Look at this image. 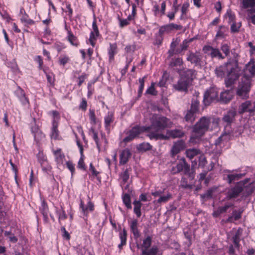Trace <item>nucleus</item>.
Here are the masks:
<instances>
[{"label": "nucleus", "mask_w": 255, "mask_h": 255, "mask_svg": "<svg viewBox=\"0 0 255 255\" xmlns=\"http://www.w3.org/2000/svg\"><path fill=\"white\" fill-rule=\"evenodd\" d=\"M220 122L219 118H211L206 116L201 117L193 127L192 134L189 141L193 143L198 142L206 132L218 128Z\"/></svg>", "instance_id": "f257e3e1"}, {"label": "nucleus", "mask_w": 255, "mask_h": 255, "mask_svg": "<svg viewBox=\"0 0 255 255\" xmlns=\"http://www.w3.org/2000/svg\"><path fill=\"white\" fill-rule=\"evenodd\" d=\"M150 120L151 126L146 127L147 130H153L147 135L150 139H155L156 140L168 139V137L167 135L158 133L157 132L171 127L172 124L170 120L164 116L155 114L152 116Z\"/></svg>", "instance_id": "f03ea898"}, {"label": "nucleus", "mask_w": 255, "mask_h": 255, "mask_svg": "<svg viewBox=\"0 0 255 255\" xmlns=\"http://www.w3.org/2000/svg\"><path fill=\"white\" fill-rule=\"evenodd\" d=\"M215 73L216 76L219 78H223L225 75L227 76L225 83L227 87L232 85L239 76L237 67L234 66L231 61H228L225 64L217 67L215 70Z\"/></svg>", "instance_id": "7ed1b4c3"}, {"label": "nucleus", "mask_w": 255, "mask_h": 255, "mask_svg": "<svg viewBox=\"0 0 255 255\" xmlns=\"http://www.w3.org/2000/svg\"><path fill=\"white\" fill-rule=\"evenodd\" d=\"M251 87V80L247 77H242L238 87L237 94L242 99L248 98Z\"/></svg>", "instance_id": "20e7f679"}, {"label": "nucleus", "mask_w": 255, "mask_h": 255, "mask_svg": "<svg viewBox=\"0 0 255 255\" xmlns=\"http://www.w3.org/2000/svg\"><path fill=\"white\" fill-rule=\"evenodd\" d=\"M152 238L150 236H147L143 240V242L140 247L141 251V255H156L158 252V248L156 246H153L149 249L151 245Z\"/></svg>", "instance_id": "39448f33"}, {"label": "nucleus", "mask_w": 255, "mask_h": 255, "mask_svg": "<svg viewBox=\"0 0 255 255\" xmlns=\"http://www.w3.org/2000/svg\"><path fill=\"white\" fill-rule=\"evenodd\" d=\"M234 132L232 129H228V127L225 128L222 134L216 140L215 144L220 147L224 145L234 137Z\"/></svg>", "instance_id": "423d86ee"}, {"label": "nucleus", "mask_w": 255, "mask_h": 255, "mask_svg": "<svg viewBox=\"0 0 255 255\" xmlns=\"http://www.w3.org/2000/svg\"><path fill=\"white\" fill-rule=\"evenodd\" d=\"M190 171V165L184 158H181L179 160L175 166H173L171 172L173 174H175L183 171L184 174H188Z\"/></svg>", "instance_id": "0eeeda50"}, {"label": "nucleus", "mask_w": 255, "mask_h": 255, "mask_svg": "<svg viewBox=\"0 0 255 255\" xmlns=\"http://www.w3.org/2000/svg\"><path fill=\"white\" fill-rule=\"evenodd\" d=\"M238 112L240 114L249 113L254 115L255 113V101L248 100L242 103L239 107Z\"/></svg>", "instance_id": "6e6552de"}, {"label": "nucleus", "mask_w": 255, "mask_h": 255, "mask_svg": "<svg viewBox=\"0 0 255 255\" xmlns=\"http://www.w3.org/2000/svg\"><path fill=\"white\" fill-rule=\"evenodd\" d=\"M146 130L147 129L145 127L134 126L128 131V135L123 139V141L125 142H129L138 136L141 132Z\"/></svg>", "instance_id": "1a4fd4ad"}, {"label": "nucleus", "mask_w": 255, "mask_h": 255, "mask_svg": "<svg viewBox=\"0 0 255 255\" xmlns=\"http://www.w3.org/2000/svg\"><path fill=\"white\" fill-rule=\"evenodd\" d=\"M218 92L214 87L208 89L204 95L203 102L205 106H208L218 98Z\"/></svg>", "instance_id": "9d476101"}, {"label": "nucleus", "mask_w": 255, "mask_h": 255, "mask_svg": "<svg viewBox=\"0 0 255 255\" xmlns=\"http://www.w3.org/2000/svg\"><path fill=\"white\" fill-rule=\"evenodd\" d=\"M178 72L181 78H183L184 80L188 81L191 84L193 80L196 77V71L193 69H187L183 70V71L178 69Z\"/></svg>", "instance_id": "9b49d317"}, {"label": "nucleus", "mask_w": 255, "mask_h": 255, "mask_svg": "<svg viewBox=\"0 0 255 255\" xmlns=\"http://www.w3.org/2000/svg\"><path fill=\"white\" fill-rule=\"evenodd\" d=\"M182 29V26L181 25L171 23L161 26L159 29V34L162 35L164 33H168L174 30H180Z\"/></svg>", "instance_id": "f8f14e48"}, {"label": "nucleus", "mask_w": 255, "mask_h": 255, "mask_svg": "<svg viewBox=\"0 0 255 255\" xmlns=\"http://www.w3.org/2000/svg\"><path fill=\"white\" fill-rule=\"evenodd\" d=\"M254 76H255V61L252 59L246 65L244 69V75L242 77H247L251 80L252 77Z\"/></svg>", "instance_id": "ddd939ff"}, {"label": "nucleus", "mask_w": 255, "mask_h": 255, "mask_svg": "<svg viewBox=\"0 0 255 255\" xmlns=\"http://www.w3.org/2000/svg\"><path fill=\"white\" fill-rule=\"evenodd\" d=\"M236 112L235 110H230L227 112L222 119L223 122L226 124L225 128L228 127V129H231L230 125L235 120Z\"/></svg>", "instance_id": "4468645a"}, {"label": "nucleus", "mask_w": 255, "mask_h": 255, "mask_svg": "<svg viewBox=\"0 0 255 255\" xmlns=\"http://www.w3.org/2000/svg\"><path fill=\"white\" fill-rule=\"evenodd\" d=\"M190 84L188 81L184 80L180 77L177 82L173 84V87L176 91L186 92Z\"/></svg>", "instance_id": "2eb2a0df"}, {"label": "nucleus", "mask_w": 255, "mask_h": 255, "mask_svg": "<svg viewBox=\"0 0 255 255\" xmlns=\"http://www.w3.org/2000/svg\"><path fill=\"white\" fill-rule=\"evenodd\" d=\"M185 148V143L183 140L175 142L171 149V155L172 157L179 153Z\"/></svg>", "instance_id": "dca6fc26"}, {"label": "nucleus", "mask_w": 255, "mask_h": 255, "mask_svg": "<svg viewBox=\"0 0 255 255\" xmlns=\"http://www.w3.org/2000/svg\"><path fill=\"white\" fill-rule=\"evenodd\" d=\"M202 58V55L199 52H191L187 58V60L190 61L191 63L195 64L196 65L201 64V61Z\"/></svg>", "instance_id": "f3484780"}, {"label": "nucleus", "mask_w": 255, "mask_h": 255, "mask_svg": "<svg viewBox=\"0 0 255 255\" xmlns=\"http://www.w3.org/2000/svg\"><path fill=\"white\" fill-rule=\"evenodd\" d=\"M243 190V188L240 184H238L228 191L227 197L229 199L236 198Z\"/></svg>", "instance_id": "a211bd4d"}, {"label": "nucleus", "mask_w": 255, "mask_h": 255, "mask_svg": "<svg viewBox=\"0 0 255 255\" xmlns=\"http://www.w3.org/2000/svg\"><path fill=\"white\" fill-rule=\"evenodd\" d=\"M131 155V152L128 149L126 148L123 150L120 154V164L125 165L126 164Z\"/></svg>", "instance_id": "6ab92c4d"}, {"label": "nucleus", "mask_w": 255, "mask_h": 255, "mask_svg": "<svg viewBox=\"0 0 255 255\" xmlns=\"http://www.w3.org/2000/svg\"><path fill=\"white\" fill-rule=\"evenodd\" d=\"M180 39L178 38L173 39L170 44V49L168 50L169 56H172L175 54H178L181 52L180 49H176V46L179 44Z\"/></svg>", "instance_id": "aec40b11"}, {"label": "nucleus", "mask_w": 255, "mask_h": 255, "mask_svg": "<svg viewBox=\"0 0 255 255\" xmlns=\"http://www.w3.org/2000/svg\"><path fill=\"white\" fill-rule=\"evenodd\" d=\"M114 115L112 112H109L104 117V124L105 128L107 130H110L111 125L114 121Z\"/></svg>", "instance_id": "412c9836"}, {"label": "nucleus", "mask_w": 255, "mask_h": 255, "mask_svg": "<svg viewBox=\"0 0 255 255\" xmlns=\"http://www.w3.org/2000/svg\"><path fill=\"white\" fill-rule=\"evenodd\" d=\"M53 154L55 156V161L58 165L63 164L65 160V155L62 152L61 148H58L56 150H53Z\"/></svg>", "instance_id": "4be33fe9"}, {"label": "nucleus", "mask_w": 255, "mask_h": 255, "mask_svg": "<svg viewBox=\"0 0 255 255\" xmlns=\"http://www.w3.org/2000/svg\"><path fill=\"white\" fill-rule=\"evenodd\" d=\"M80 208L82 209V211L83 214L85 216H87L89 211L92 212L94 210V205L93 203H92L90 201H89L87 204V207L84 206V204L83 201L81 200Z\"/></svg>", "instance_id": "5701e85b"}, {"label": "nucleus", "mask_w": 255, "mask_h": 255, "mask_svg": "<svg viewBox=\"0 0 255 255\" xmlns=\"http://www.w3.org/2000/svg\"><path fill=\"white\" fill-rule=\"evenodd\" d=\"M39 161L41 164L42 171L47 174H50L51 170V166L48 163L46 157L43 156L39 159Z\"/></svg>", "instance_id": "b1692460"}, {"label": "nucleus", "mask_w": 255, "mask_h": 255, "mask_svg": "<svg viewBox=\"0 0 255 255\" xmlns=\"http://www.w3.org/2000/svg\"><path fill=\"white\" fill-rule=\"evenodd\" d=\"M31 131L33 134L35 140L37 142L39 141L44 137V134L39 129L38 126L36 125L31 127Z\"/></svg>", "instance_id": "393cba45"}, {"label": "nucleus", "mask_w": 255, "mask_h": 255, "mask_svg": "<svg viewBox=\"0 0 255 255\" xmlns=\"http://www.w3.org/2000/svg\"><path fill=\"white\" fill-rule=\"evenodd\" d=\"M131 232L135 239H137L139 236V232L138 229V221L136 219L132 220L129 225Z\"/></svg>", "instance_id": "a878e982"}, {"label": "nucleus", "mask_w": 255, "mask_h": 255, "mask_svg": "<svg viewBox=\"0 0 255 255\" xmlns=\"http://www.w3.org/2000/svg\"><path fill=\"white\" fill-rule=\"evenodd\" d=\"M14 93L23 105L28 104V100L25 97V93L22 89L18 87Z\"/></svg>", "instance_id": "bb28decb"}, {"label": "nucleus", "mask_w": 255, "mask_h": 255, "mask_svg": "<svg viewBox=\"0 0 255 255\" xmlns=\"http://www.w3.org/2000/svg\"><path fill=\"white\" fill-rule=\"evenodd\" d=\"M167 134L169 137L172 138L181 137L183 136L184 133L183 130L179 129H175L173 130H168Z\"/></svg>", "instance_id": "cd10ccee"}, {"label": "nucleus", "mask_w": 255, "mask_h": 255, "mask_svg": "<svg viewBox=\"0 0 255 255\" xmlns=\"http://www.w3.org/2000/svg\"><path fill=\"white\" fill-rule=\"evenodd\" d=\"M127 237V231L125 229H123V231L119 233V237L121 240V243L118 245V248L120 250H121L123 247L126 244Z\"/></svg>", "instance_id": "c85d7f7f"}, {"label": "nucleus", "mask_w": 255, "mask_h": 255, "mask_svg": "<svg viewBox=\"0 0 255 255\" xmlns=\"http://www.w3.org/2000/svg\"><path fill=\"white\" fill-rule=\"evenodd\" d=\"M232 98V94L230 91H226L221 93L220 99L225 103L229 102Z\"/></svg>", "instance_id": "c756f323"}, {"label": "nucleus", "mask_w": 255, "mask_h": 255, "mask_svg": "<svg viewBox=\"0 0 255 255\" xmlns=\"http://www.w3.org/2000/svg\"><path fill=\"white\" fill-rule=\"evenodd\" d=\"M58 122H52V127L51 128V132L50 134L51 138L54 139H58L59 131L58 129Z\"/></svg>", "instance_id": "7c9ffc66"}, {"label": "nucleus", "mask_w": 255, "mask_h": 255, "mask_svg": "<svg viewBox=\"0 0 255 255\" xmlns=\"http://www.w3.org/2000/svg\"><path fill=\"white\" fill-rule=\"evenodd\" d=\"M133 204L134 206L133 212L136 215L137 217L139 218L141 215V207L142 206V204L141 203L140 201L135 200L133 201Z\"/></svg>", "instance_id": "2f4dec72"}, {"label": "nucleus", "mask_w": 255, "mask_h": 255, "mask_svg": "<svg viewBox=\"0 0 255 255\" xmlns=\"http://www.w3.org/2000/svg\"><path fill=\"white\" fill-rule=\"evenodd\" d=\"M246 173H230L228 175V182L229 183H231L232 182L241 179L242 177L244 176Z\"/></svg>", "instance_id": "473e14b6"}, {"label": "nucleus", "mask_w": 255, "mask_h": 255, "mask_svg": "<svg viewBox=\"0 0 255 255\" xmlns=\"http://www.w3.org/2000/svg\"><path fill=\"white\" fill-rule=\"evenodd\" d=\"M200 153V150L196 148H189L186 151V156L190 159H192Z\"/></svg>", "instance_id": "72a5a7b5"}, {"label": "nucleus", "mask_w": 255, "mask_h": 255, "mask_svg": "<svg viewBox=\"0 0 255 255\" xmlns=\"http://www.w3.org/2000/svg\"><path fill=\"white\" fill-rule=\"evenodd\" d=\"M228 29L227 27L225 26H220L216 35V38L217 39L224 38L227 35L226 33L228 32Z\"/></svg>", "instance_id": "f704fd0d"}, {"label": "nucleus", "mask_w": 255, "mask_h": 255, "mask_svg": "<svg viewBox=\"0 0 255 255\" xmlns=\"http://www.w3.org/2000/svg\"><path fill=\"white\" fill-rule=\"evenodd\" d=\"M242 234V230L240 228L239 229L236 233L235 235L233 237V242L235 245V247L237 248H239L240 247V237Z\"/></svg>", "instance_id": "c9c22d12"}, {"label": "nucleus", "mask_w": 255, "mask_h": 255, "mask_svg": "<svg viewBox=\"0 0 255 255\" xmlns=\"http://www.w3.org/2000/svg\"><path fill=\"white\" fill-rule=\"evenodd\" d=\"M232 206L233 204H229L223 207H219L217 210L213 213V215L214 216L217 217L219 214L226 212L227 210Z\"/></svg>", "instance_id": "e433bc0d"}, {"label": "nucleus", "mask_w": 255, "mask_h": 255, "mask_svg": "<svg viewBox=\"0 0 255 255\" xmlns=\"http://www.w3.org/2000/svg\"><path fill=\"white\" fill-rule=\"evenodd\" d=\"M126 3L128 5V6L130 5V0H125ZM135 3H131V7H132V11L131 14L130 15H131V18L132 17H134L136 13V7L139 5V0H134Z\"/></svg>", "instance_id": "4c0bfd02"}, {"label": "nucleus", "mask_w": 255, "mask_h": 255, "mask_svg": "<svg viewBox=\"0 0 255 255\" xmlns=\"http://www.w3.org/2000/svg\"><path fill=\"white\" fill-rule=\"evenodd\" d=\"M137 148L138 151L144 152L150 150L152 146L148 142H142L137 146Z\"/></svg>", "instance_id": "58836bf2"}, {"label": "nucleus", "mask_w": 255, "mask_h": 255, "mask_svg": "<svg viewBox=\"0 0 255 255\" xmlns=\"http://www.w3.org/2000/svg\"><path fill=\"white\" fill-rule=\"evenodd\" d=\"M196 113L190 110L187 111L186 114L185 116V119L187 122H192L195 119V114Z\"/></svg>", "instance_id": "ea45409f"}, {"label": "nucleus", "mask_w": 255, "mask_h": 255, "mask_svg": "<svg viewBox=\"0 0 255 255\" xmlns=\"http://www.w3.org/2000/svg\"><path fill=\"white\" fill-rule=\"evenodd\" d=\"M68 39L72 45L75 46H77L78 45L79 42L77 37L75 36L70 31L68 32Z\"/></svg>", "instance_id": "a19ab883"}, {"label": "nucleus", "mask_w": 255, "mask_h": 255, "mask_svg": "<svg viewBox=\"0 0 255 255\" xmlns=\"http://www.w3.org/2000/svg\"><path fill=\"white\" fill-rule=\"evenodd\" d=\"M117 45L116 44H110L108 53L110 60H113L115 54L117 53Z\"/></svg>", "instance_id": "79ce46f5"}, {"label": "nucleus", "mask_w": 255, "mask_h": 255, "mask_svg": "<svg viewBox=\"0 0 255 255\" xmlns=\"http://www.w3.org/2000/svg\"><path fill=\"white\" fill-rule=\"evenodd\" d=\"M123 201L126 206L128 209H131L130 197L129 194H124L123 197Z\"/></svg>", "instance_id": "37998d69"}, {"label": "nucleus", "mask_w": 255, "mask_h": 255, "mask_svg": "<svg viewBox=\"0 0 255 255\" xmlns=\"http://www.w3.org/2000/svg\"><path fill=\"white\" fill-rule=\"evenodd\" d=\"M146 78V76H145L142 78H139L138 80L139 86L138 89V96L139 97H140L142 95L144 86V82Z\"/></svg>", "instance_id": "c03bdc74"}, {"label": "nucleus", "mask_w": 255, "mask_h": 255, "mask_svg": "<svg viewBox=\"0 0 255 255\" xmlns=\"http://www.w3.org/2000/svg\"><path fill=\"white\" fill-rule=\"evenodd\" d=\"M172 198V195L170 193H168L166 195L160 196L157 200L158 203H166Z\"/></svg>", "instance_id": "a18cd8bd"}, {"label": "nucleus", "mask_w": 255, "mask_h": 255, "mask_svg": "<svg viewBox=\"0 0 255 255\" xmlns=\"http://www.w3.org/2000/svg\"><path fill=\"white\" fill-rule=\"evenodd\" d=\"M155 84L154 82L151 83V85L146 91L145 94H149L153 96L157 95V91L155 89Z\"/></svg>", "instance_id": "49530a36"}, {"label": "nucleus", "mask_w": 255, "mask_h": 255, "mask_svg": "<svg viewBox=\"0 0 255 255\" xmlns=\"http://www.w3.org/2000/svg\"><path fill=\"white\" fill-rule=\"evenodd\" d=\"M199 101L196 99H193L191 105L190 110L197 113L199 111Z\"/></svg>", "instance_id": "de8ad7c7"}, {"label": "nucleus", "mask_w": 255, "mask_h": 255, "mask_svg": "<svg viewBox=\"0 0 255 255\" xmlns=\"http://www.w3.org/2000/svg\"><path fill=\"white\" fill-rule=\"evenodd\" d=\"M193 40V38H190L189 39H185L183 40L182 43L180 44V50H181V52L183 50H186L189 45V43H191Z\"/></svg>", "instance_id": "09e8293b"}, {"label": "nucleus", "mask_w": 255, "mask_h": 255, "mask_svg": "<svg viewBox=\"0 0 255 255\" xmlns=\"http://www.w3.org/2000/svg\"><path fill=\"white\" fill-rule=\"evenodd\" d=\"M215 48L209 46L205 45L203 47V51L204 53L208 54L212 57Z\"/></svg>", "instance_id": "8fccbe9b"}, {"label": "nucleus", "mask_w": 255, "mask_h": 255, "mask_svg": "<svg viewBox=\"0 0 255 255\" xmlns=\"http://www.w3.org/2000/svg\"><path fill=\"white\" fill-rule=\"evenodd\" d=\"M121 178L122 180V186H123L124 184L127 182L129 179V173L128 169L125 170L123 173H121Z\"/></svg>", "instance_id": "3c124183"}, {"label": "nucleus", "mask_w": 255, "mask_h": 255, "mask_svg": "<svg viewBox=\"0 0 255 255\" xmlns=\"http://www.w3.org/2000/svg\"><path fill=\"white\" fill-rule=\"evenodd\" d=\"M189 7V3L188 2H185L182 5L181 7V18H182L183 17H184L185 15H186V13L188 10V8Z\"/></svg>", "instance_id": "603ef678"}, {"label": "nucleus", "mask_w": 255, "mask_h": 255, "mask_svg": "<svg viewBox=\"0 0 255 255\" xmlns=\"http://www.w3.org/2000/svg\"><path fill=\"white\" fill-rule=\"evenodd\" d=\"M21 20L26 25H33L35 23V21L34 20L28 18V16L26 14H25V15L22 17Z\"/></svg>", "instance_id": "864d4df0"}, {"label": "nucleus", "mask_w": 255, "mask_h": 255, "mask_svg": "<svg viewBox=\"0 0 255 255\" xmlns=\"http://www.w3.org/2000/svg\"><path fill=\"white\" fill-rule=\"evenodd\" d=\"M225 57V56L222 55L219 49L215 48L212 58H218L219 59H224Z\"/></svg>", "instance_id": "5fc2aeb1"}, {"label": "nucleus", "mask_w": 255, "mask_h": 255, "mask_svg": "<svg viewBox=\"0 0 255 255\" xmlns=\"http://www.w3.org/2000/svg\"><path fill=\"white\" fill-rule=\"evenodd\" d=\"M131 15H128L127 19H119L120 26L123 27L129 24V21L132 19Z\"/></svg>", "instance_id": "6e6d98bb"}, {"label": "nucleus", "mask_w": 255, "mask_h": 255, "mask_svg": "<svg viewBox=\"0 0 255 255\" xmlns=\"http://www.w3.org/2000/svg\"><path fill=\"white\" fill-rule=\"evenodd\" d=\"M241 26V22H236L235 21L233 22L231 26V30L233 32H236L239 30Z\"/></svg>", "instance_id": "4d7b16f0"}, {"label": "nucleus", "mask_w": 255, "mask_h": 255, "mask_svg": "<svg viewBox=\"0 0 255 255\" xmlns=\"http://www.w3.org/2000/svg\"><path fill=\"white\" fill-rule=\"evenodd\" d=\"M100 35H96V33H93V32H91L90 34V37H89V41L90 43L91 44V45L93 47L95 46V42H96L97 38Z\"/></svg>", "instance_id": "13d9d810"}, {"label": "nucleus", "mask_w": 255, "mask_h": 255, "mask_svg": "<svg viewBox=\"0 0 255 255\" xmlns=\"http://www.w3.org/2000/svg\"><path fill=\"white\" fill-rule=\"evenodd\" d=\"M70 61L69 57L67 55H62L59 58V63L60 65L64 66Z\"/></svg>", "instance_id": "bf43d9fd"}, {"label": "nucleus", "mask_w": 255, "mask_h": 255, "mask_svg": "<svg viewBox=\"0 0 255 255\" xmlns=\"http://www.w3.org/2000/svg\"><path fill=\"white\" fill-rule=\"evenodd\" d=\"M91 132L92 133V137L94 140H95L97 146L99 149H100V145L99 143V140H98V134L95 131V130L93 128H91L90 130Z\"/></svg>", "instance_id": "052dcab7"}, {"label": "nucleus", "mask_w": 255, "mask_h": 255, "mask_svg": "<svg viewBox=\"0 0 255 255\" xmlns=\"http://www.w3.org/2000/svg\"><path fill=\"white\" fill-rule=\"evenodd\" d=\"M221 50L225 54V56L229 55L230 53V49L227 44H223L221 46Z\"/></svg>", "instance_id": "680f3d73"}, {"label": "nucleus", "mask_w": 255, "mask_h": 255, "mask_svg": "<svg viewBox=\"0 0 255 255\" xmlns=\"http://www.w3.org/2000/svg\"><path fill=\"white\" fill-rule=\"evenodd\" d=\"M226 18H228V22L229 23L233 22L235 21V15L232 13L231 10L227 11L226 14Z\"/></svg>", "instance_id": "e2e57ef3"}, {"label": "nucleus", "mask_w": 255, "mask_h": 255, "mask_svg": "<svg viewBox=\"0 0 255 255\" xmlns=\"http://www.w3.org/2000/svg\"><path fill=\"white\" fill-rule=\"evenodd\" d=\"M207 160L204 155H201L199 158V166L204 168L207 164Z\"/></svg>", "instance_id": "0e129e2a"}, {"label": "nucleus", "mask_w": 255, "mask_h": 255, "mask_svg": "<svg viewBox=\"0 0 255 255\" xmlns=\"http://www.w3.org/2000/svg\"><path fill=\"white\" fill-rule=\"evenodd\" d=\"M89 118L90 122L92 124L95 125L97 123L96 117L94 110H90Z\"/></svg>", "instance_id": "69168bd1"}, {"label": "nucleus", "mask_w": 255, "mask_h": 255, "mask_svg": "<svg viewBox=\"0 0 255 255\" xmlns=\"http://www.w3.org/2000/svg\"><path fill=\"white\" fill-rule=\"evenodd\" d=\"M181 186L185 189H191L192 186L188 184L187 180L185 177H182L181 180Z\"/></svg>", "instance_id": "338daca9"}, {"label": "nucleus", "mask_w": 255, "mask_h": 255, "mask_svg": "<svg viewBox=\"0 0 255 255\" xmlns=\"http://www.w3.org/2000/svg\"><path fill=\"white\" fill-rule=\"evenodd\" d=\"M182 63V59L180 58H177L174 60H173V61L170 63V65L171 66H177L181 65Z\"/></svg>", "instance_id": "774afa93"}]
</instances>
